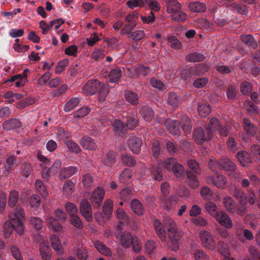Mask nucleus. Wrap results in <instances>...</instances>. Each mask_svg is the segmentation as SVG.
Segmentation results:
<instances>
[{
	"mask_svg": "<svg viewBox=\"0 0 260 260\" xmlns=\"http://www.w3.org/2000/svg\"><path fill=\"white\" fill-rule=\"evenodd\" d=\"M122 71L119 67L112 69L109 74V79L111 83L117 82L122 76Z\"/></svg>",
	"mask_w": 260,
	"mask_h": 260,
	"instance_id": "obj_34",
	"label": "nucleus"
},
{
	"mask_svg": "<svg viewBox=\"0 0 260 260\" xmlns=\"http://www.w3.org/2000/svg\"><path fill=\"white\" fill-rule=\"evenodd\" d=\"M205 58V56L202 53L194 52L188 54L186 56L185 60L189 62H201L203 61Z\"/></svg>",
	"mask_w": 260,
	"mask_h": 260,
	"instance_id": "obj_36",
	"label": "nucleus"
},
{
	"mask_svg": "<svg viewBox=\"0 0 260 260\" xmlns=\"http://www.w3.org/2000/svg\"><path fill=\"white\" fill-rule=\"evenodd\" d=\"M197 174L192 172L191 171H186V175L188 179L187 184L192 189H196L200 185V183L197 177Z\"/></svg>",
	"mask_w": 260,
	"mask_h": 260,
	"instance_id": "obj_26",
	"label": "nucleus"
},
{
	"mask_svg": "<svg viewBox=\"0 0 260 260\" xmlns=\"http://www.w3.org/2000/svg\"><path fill=\"white\" fill-rule=\"evenodd\" d=\"M145 37V34L142 30H136L133 31L128 36V39H131L133 42L139 41Z\"/></svg>",
	"mask_w": 260,
	"mask_h": 260,
	"instance_id": "obj_49",
	"label": "nucleus"
},
{
	"mask_svg": "<svg viewBox=\"0 0 260 260\" xmlns=\"http://www.w3.org/2000/svg\"><path fill=\"white\" fill-rule=\"evenodd\" d=\"M100 86V82L98 80H90L83 86V91L89 95L94 94Z\"/></svg>",
	"mask_w": 260,
	"mask_h": 260,
	"instance_id": "obj_14",
	"label": "nucleus"
},
{
	"mask_svg": "<svg viewBox=\"0 0 260 260\" xmlns=\"http://www.w3.org/2000/svg\"><path fill=\"white\" fill-rule=\"evenodd\" d=\"M168 232V236L170 240L172 243H174L175 245V247L173 249L176 250L179 248L177 244L180 237V234L177 231L176 225L175 224H170Z\"/></svg>",
	"mask_w": 260,
	"mask_h": 260,
	"instance_id": "obj_13",
	"label": "nucleus"
},
{
	"mask_svg": "<svg viewBox=\"0 0 260 260\" xmlns=\"http://www.w3.org/2000/svg\"><path fill=\"white\" fill-rule=\"evenodd\" d=\"M39 249L41 257L43 260H50L51 257V249L45 242L40 244Z\"/></svg>",
	"mask_w": 260,
	"mask_h": 260,
	"instance_id": "obj_30",
	"label": "nucleus"
},
{
	"mask_svg": "<svg viewBox=\"0 0 260 260\" xmlns=\"http://www.w3.org/2000/svg\"><path fill=\"white\" fill-rule=\"evenodd\" d=\"M80 211L81 214L87 221L92 219V209L90 203L86 199L82 200L80 204Z\"/></svg>",
	"mask_w": 260,
	"mask_h": 260,
	"instance_id": "obj_7",
	"label": "nucleus"
},
{
	"mask_svg": "<svg viewBox=\"0 0 260 260\" xmlns=\"http://www.w3.org/2000/svg\"><path fill=\"white\" fill-rule=\"evenodd\" d=\"M213 134V132L219 131L221 135L227 136L228 129L226 127H222L219 120L216 117H212L210 120L208 126L206 127Z\"/></svg>",
	"mask_w": 260,
	"mask_h": 260,
	"instance_id": "obj_6",
	"label": "nucleus"
},
{
	"mask_svg": "<svg viewBox=\"0 0 260 260\" xmlns=\"http://www.w3.org/2000/svg\"><path fill=\"white\" fill-rule=\"evenodd\" d=\"M113 131L114 134L119 137H123L127 134L128 129L124 122L116 119L112 123Z\"/></svg>",
	"mask_w": 260,
	"mask_h": 260,
	"instance_id": "obj_9",
	"label": "nucleus"
},
{
	"mask_svg": "<svg viewBox=\"0 0 260 260\" xmlns=\"http://www.w3.org/2000/svg\"><path fill=\"white\" fill-rule=\"evenodd\" d=\"M8 218V221L16 226V232L19 235H23L24 233L23 221L25 219L23 209L20 207H16L11 211Z\"/></svg>",
	"mask_w": 260,
	"mask_h": 260,
	"instance_id": "obj_2",
	"label": "nucleus"
},
{
	"mask_svg": "<svg viewBox=\"0 0 260 260\" xmlns=\"http://www.w3.org/2000/svg\"><path fill=\"white\" fill-rule=\"evenodd\" d=\"M226 178L222 175L217 173L212 177L213 184L220 188H224L226 186Z\"/></svg>",
	"mask_w": 260,
	"mask_h": 260,
	"instance_id": "obj_33",
	"label": "nucleus"
},
{
	"mask_svg": "<svg viewBox=\"0 0 260 260\" xmlns=\"http://www.w3.org/2000/svg\"><path fill=\"white\" fill-rule=\"evenodd\" d=\"M165 124L170 134L174 135H178L180 134V122L177 120L168 119L166 121Z\"/></svg>",
	"mask_w": 260,
	"mask_h": 260,
	"instance_id": "obj_17",
	"label": "nucleus"
},
{
	"mask_svg": "<svg viewBox=\"0 0 260 260\" xmlns=\"http://www.w3.org/2000/svg\"><path fill=\"white\" fill-rule=\"evenodd\" d=\"M80 103V100L78 98H74L69 101L65 105L64 110L69 112L75 108Z\"/></svg>",
	"mask_w": 260,
	"mask_h": 260,
	"instance_id": "obj_58",
	"label": "nucleus"
},
{
	"mask_svg": "<svg viewBox=\"0 0 260 260\" xmlns=\"http://www.w3.org/2000/svg\"><path fill=\"white\" fill-rule=\"evenodd\" d=\"M64 144L67 146L70 151L76 154L79 153L81 151L79 146L72 140L65 141Z\"/></svg>",
	"mask_w": 260,
	"mask_h": 260,
	"instance_id": "obj_53",
	"label": "nucleus"
},
{
	"mask_svg": "<svg viewBox=\"0 0 260 260\" xmlns=\"http://www.w3.org/2000/svg\"><path fill=\"white\" fill-rule=\"evenodd\" d=\"M124 96L126 101L131 104L135 106L139 104V96L134 91L129 90H125Z\"/></svg>",
	"mask_w": 260,
	"mask_h": 260,
	"instance_id": "obj_32",
	"label": "nucleus"
},
{
	"mask_svg": "<svg viewBox=\"0 0 260 260\" xmlns=\"http://www.w3.org/2000/svg\"><path fill=\"white\" fill-rule=\"evenodd\" d=\"M164 167L167 170L172 172L177 178L181 177L184 173L183 166L179 163L176 159L170 157L164 160Z\"/></svg>",
	"mask_w": 260,
	"mask_h": 260,
	"instance_id": "obj_4",
	"label": "nucleus"
},
{
	"mask_svg": "<svg viewBox=\"0 0 260 260\" xmlns=\"http://www.w3.org/2000/svg\"><path fill=\"white\" fill-rule=\"evenodd\" d=\"M205 208L210 215L216 218L218 222L224 227L223 229H220L218 232L223 238H226L228 236V214L222 211H218L215 204L211 202L206 203Z\"/></svg>",
	"mask_w": 260,
	"mask_h": 260,
	"instance_id": "obj_1",
	"label": "nucleus"
},
{
	"mask_svg": "<svg viewBox=\"0 0 260 260\" xmlns=\"http://www.w3.org/2000/svg\"><path fill=\"white\" fill-rule=\"evenodd\" d=\"M180 124L185 135H189L191 132L192 124L190 119L186 115H183L180 117Z\"/></svg>",
	"mask_w": 260,
	"mask_h": 260,
	"instance_id": "obj_20",
	"label": "nucleus"
},
{
	"mask_svg": "<svg viewBox=\"0 0 260 260\" xmlns=\"http://www.w3.org/2000/svg\"><path fill=\"white\" fill-rule=\"evenodd\" d=\"M116 233V238L119 240L120 244L125 248H128L130 245L133 246L135 252H139L141 249V245L138 239L135 236L132 235L129 232H124Z\"/></svg>",
	"mask_w": 260,
	"mask_h": 260,
	"instance_id": "obj_3",
	"label": "nucleus"
},
{
	"mask_svg": "<svg viewBox=\"0 0 260 260\" xmlns=\"http://www.w3.org/2000/svg\"><path fill=\"white\" fill-rule=\"evenodd\" d=\"M16 226L8 221H6L3 225V235L5 238H9L13 232L16 231Z\"/></svg>",
	"mask_w": 260,
	"mask_h": 260,
	"instance_id": "obj_44",
	"label": "nucleus"
},
{
	"mask_svg": "<svg viewBox=\"0 0 260 260\" xmlns=\"http://www.w3.org/2000/svg\"><path fill=\"white\" fill-rule=\"evenodd\" d=\"M50 243L53 249L56 251L58 255L63 254V248L59 238L55 235H53L50 237Z\"/></svg>",
	"mask_w": 260,
	"mask_h": 260,
	"instance_id": "obj_31",
	"label": "nucleus"
},
{
	"mask_svg": "<svg viewBox=\"0 0 260 260\" xmlns=\"http://www.w3.org/2000/svg\"><path fill=\"white\" fill-rule=\"evenodd\" d=\"M116 154L113 151H108L101 159L102 165L108 167L113 166L116 162Z\"/></svg>",
	"mask_w": 260,
	"mask_h": 260,
	"instance_id": "obj_19",
	"label": "nucleus"
},
{
	"mask_svg": "<svg viewBox=\"0 0 260 260\" xmlns=\"http://www.w3.org/2000/svg\"><path fill=\"white\" fill-rule=\"evenodd\" d=\"M57 135L58 138L62 141L64 143L65 141L69 140V138L71 136V133L63 128L59 129L57 131Z\"/></svg>",
	"mask_w": 260,
	"mask_h": 260,
	"instance_id": "obj_63",
	"label": "nucleus"
},
{
	"mask_svg": "<svg viewBox=\"0 0 260 260\" xmlns=\"http://www.w3.org/2000/svg\"><path fill=\"white\" fill-rule=\"evenodd\" d=\"M229 176H232L237 179L238 181H240L241 178V174L237 170V167L235 163L229 160Z\"/></svg>",
	"mask_w": 260,
	"mask_h": 260,
	"instance_id": "obj_45",
	"label": "nucleus"
},
{
	"mask_svg": "<svg viewBox=\"0 0 260 260\" xmlns=\"http://www.w3.org/2000/svg\"><path fill=\"white\" fill-rule=\"evenodd\" d=\"M160 204L164 209L169 210L174 204L175 197H168L167 195H162L160 197Z\"/></svg>",
	"mask_w": 260,
	"mask_h": 260,
	"instance_id": "obj_37",
	"label": "nucleus"
},
{
	"mask_svg": "<svg viewBox=\"0 0 260 260\" xmlns=\"http://www.w3.org/2000/svg\"><path fill=\"white\" fill-rule=\"evenodd\" d=\"M179 70L180 73V77L183 80H185L192 76L194 75L192 67L189 68H182Z\"/></svg>",
	"mask_w": 260,
	"mask_h": 260,
	"instance_id": "obj_54",
	"label": "nucleus"
},
{
	"mask_svg": "<svg viewBox=\"0 0 260 260\" xmlns=\"http://www.w3.org/2000/svg\"><path fill=\"white\" fill-rule=\"evenodd\" d=\"M153 224L157 235L162 241H165L166 233L163 224L156 219L153 220Z\"/></svg>",
	"mask_w": 260,
	"mask_h": 260,
	"instance_id": "obj_22",
	"label": "nucleus"
},
{
	"mask_svg": "<svg viewBox=\"0 0 260 260\" xmlns=\"http://www.w3.org/2000/svg\"><path fill=\"white\" fill-rule=\"evenodd\" d=\"M132 176V170L129 169H125L119 176V180L121 183H127Z\"/></svg>",
	"mask_w": 260,
	"mask_h": 260,
	"instance_id": "obj_59",
	"label": "nucleus"
},
{
	"mask_svg": "<svg viewBox=\"0 0 260 260\" xmlns=\"http://www.w3.org/2000/svg\"><path fill=\"white\" fill-rule=\"evenodd\" d=\"M167 12L169 14L177 13L181 9V5L177 0H166Z\"/></svg>",
	"mask_w": 260,
	"mask_h": 260,
	"instance_id": "obj_24",
	"label": "nucleus"
},
{
	"mask_svg": "<svg viewBox=\"0 0 260 260\" xmlns=\"http://www.w3.org/2000/svg\"><path fill=\"white\" fill-rule=\"evenodd\" d=\"M237 158L244 167L251 162L249 154L245 151H239L236 155Z\"/></svg>",
	"mask_w": 260,
	"mask_h": 260,
	"instance_id": "obj_41",
	"label": "nucleus"
},
{
	"mask_svg": "<svg viewBox=\"0 0 260 260\" xmlns=\"http://www.w3.org/2000/svg\"><path fill=\"white\" fill-rule=\"evenodd\" d=\"M35 186L38 191L42 196L43 198H46L47 196L46 187L41 180H38L35 183Z\"/></svg>",
	"mask_w": 260,
	"mask_h": 260,
	"instance_id": "obj_64",
	"label": "nucleus"
},
{
	"mask_svg": "<svg viewBox=\"0 0 260 260\" xmlns=\"http://www.w3.org/2000/svg\"><path fill=\"white\" fill-rule=\"evenodd\" d=\"M243 128L245 132L249 135L254 136L257 131L256 127L250 120L247 118L243 119Z\"/></svg>",
	"mask_w": 260,
	"mask_h": 260,
	"instance_id": "obj_35",
	"label": "nucleus"
},
{
	"mask_svg": "<svg viewBox=\"0 0 260 260\" xmlns=\"http://www.w3.org/2000/svg\"><path fill=\"white\" fill-rule=\"evenodd\" d=\"M151 70L148 67L140 66L135 70V74L137 77L140 76H146L150 72Z\"/></svg>",
	"mask_w": 260,
	"mask_h": 260,
	"instance_id": "obj_61",
	"label": "nucleus"
},
{
	"mask_svg": "<svg viewBox=\"0 0 260 260\" xmlns=\"http://www.w3.org/2000/svg\"><path fill=\"white\" fill-rule=\"evenodd\" d=\"M131 207L133 212L138 215H142L144 212L143 205L137 199H134L131 201Z\"/></svg>",
	"mask_w": 260,
	"mask_h": 260,
	"instance_id": "obj_38",
	"label": "nucleus"
},
{
	"mask_svg": "<svg viewBox=\"0 0 260 260\" xmlns=\"http://www.w3.org/2000/svg\"><path fill=\"white\" fill-rule=\"evenodd\" d=\"M127 144L132 151L134 153L137 154L141 150L142 141L140 137L132 136L128 139Z\"/></svg>",
	"mask_w": 260,
	"mask_h": 260,
	"instance_id": "obj_11",
	"label": "nucleus"
},
{
	"mask_svg": "<svg viewBox=\"0 0 260 260\" xmlns=\"http://www.w3.org/2000/svg\"><path fill=\"white\" fill-rule=\"evenodd\" d=\"M192 67L194 75H202L208 71L207 66L204 63L196 64Z\"/></svg>",
	"mask_w": 260,
	"mask_h": 260,
	"instance_id": "obj_55",
	"label": "nucleus"
},
{
	"mask_svg": "<svg viewBox=\"0 0 260 260\" xmlns=\"http://www.w3.org/2000/svg\"><path fill=\"white\" fill-rule=\"evenodd\" d=\"M30 72L29 69H25L22 73L21 77L16 81L15 85L17 87H21L26 85L28 83L27 74Z\"/></svg>",
	"mask_w": 260,
	"mask_h": 260,
	"instance_id": "obj_47",
	"label": "nucleus"
},
{
	"mask_svg": "<svg viewBox=\"0 0 260 260\" xmlns=\"http://www.w3.org/2000/svg\"><path fill=\"white\" fill-rule=\"evenodd\" d=\"M79 142L84 149L95 150L97 148V145L94 140L89 136L83 137Z\"/></svg>",
	"mask_w": 260,
	"mask_h": 260,
	"instance_id": "obj_16",
	"label": "nucleus"
},
{
	"mask_svg": "<svg viewBox=\"0 0 260 260\" xmlns=\"http://www.w3.org/2000/svg\"><path fill=\"white\" fill-rule=\"evenodd\" d=\"M46 221L52 228V230L54 232L58 233L62 232V225L54 217H48L46 219Z\"/></svg>",
	"mask_w": 260,
	"mask_h": 260,
	"instance_id": "obj_40",
	"label": "nucleus"
},
{
	"mask_svg": "<svg viewBox=\"0 0 260 260\" xmlns=\"http://www.w3.org/2000/svg\"><path fill=\"white\" fill-rule=\"evenodd\" d=\"M82 182L85 188L90 189L93 186V181L92 176L89 174L83 176Z\"/></svg>",
	"mask_w": 260,
	"mask_h": 260,
	"instance_id": "obj_57",
	"label": "nucleus"
},
{
	"mask_svg": "<svg viewBox=\"0 0 260 260\" xmlns=\"http://www.w3.org/2000/svg\"><path fill=\"white\" fill-rule=\"evenodd\" d=\"M16 157L14 155L9 156L6 159V164L4 167V171L3 173L4 175H8L10 172L16 166Z\"/></svg>",
	"mask_w": 260,
	"mask_h": 260,
	"instance_id": "obj_21",
	"label": "nucleus"
},
{
	"mask_svg": "<svg viewBox=\"0 0 260 260\" xmlns=\"http://www.w3.org/2000/svg\"><path fill=\"white\" fill-rule=\"evenodd\" d=\"M121 160L123 165L130 167L134 166L136 164V160L134 157L125 153L121 155Z\"/></svg>",
	"mask_w": 260,
	"mask_h": 260,
	"instance_id": "obj_52",
	"label": "nucleus"
},
{
	"mask_svg": "<svg viewBox=\"0 0 260 260\" xmlns=\"http://www.w3.org/2000/svg\"><path fill=\"white\" fill-rule=\"evenodd\" d=\"M200 194L202 198L206 200H210L213 197V192L207 186H204L201 188Z\"/></svg>",
	"mask_w": 260,
	"mask_h": 260,
	"instance_id": "obj_62",
	"label": "nucleus"
},
{
	"mask_svg": "<svg viewBox=\"0 0 260 260\" xmlns=\"http://www.w3.org/2000/svg\"><path fill=\"white\" fill-rule=\"evenodd\" d=\"M74 254L80 260H86L88 257V254L85 247H78L74 250Z\"/></svg>",
	"mask_w": 260,
	"mask_h": 260,
	"instance_id": "obj_50",
	"label": "nucleus"
},
{
	"mask_svg": "<svg viewBox=\"0 0 260 260\" xmlns=\"http://www.w3.org/2000/svg\"><path fill=\"white\" fill-rule=\"evenodd\" d=\"M21 126V122L17 118H11L10 120L4 121L3 123V128L6 131L18 128Z\"/></svg>",
	"mask_w": 260,
	"mask_h": 260,
	"instance_id": "obj_23",
	"label": "nucleus"
},
{
	"mask_svg": "<svg viewBox=\"0 0 260 260\" xmlns=\"http://www.w3.org/2000/svg\"><path fill=\"white\" fill-rule=\"evenodd\" d=\"M187 165L189 170L187 171H191L196 174H200L201 169L195 160L190 159L188 160Z\"/></svg>",
	"mask_w": 260,
	"mask_h": 260,
	"instance_id": "obj_60",
	"label": "nucleus"
},
{
	"mask_svg": "<svg viewBox=\"0 0 260 260\" xmlns=\"http://www.w3.org/2000/svg\"><path fill=\"white\" fill-rule=\"evenodd\" d=\"M200 238L204 247L210 250L215 248V242L210 233L205 231H201Z\"/></svg>",
	"mask_w": 260,
	"mask_h": 260,
	"instance_id": "obj_8",
	"label": "nucleus"
},
{
	"mask_svg": "<svg viewBox=\"0 0 260 260\" xmlns=\"http://www.w3.org/2000/svg\"><path fill=\"white\" fill-rule=\"evenodd\" d=\"M152 178L155 180L160 181L162 180L161 169L157 166H153L151 168Z\"/></svg>",
	"mask_w": 260,
	"mask_h": 260,
	"instance_id": "obj_51",
	"label": "nucleus"
},
{
	"mask_svg": "<svg viewBox=\"0 0 260 260\" xmlns=\"http://www.w3.org/2000/svg\"><path fill=\"white\" fill-rule=\"evenodd\" d=\"M188 7L192 13H202L205 12L207 9L204 3L199 1L190 2Z\"/></svg>",
	"mask_w": 260,
	"mask_h": 260,
	"instance_id": "obj_25",
	"label": "nucleus"
},
{
	"mask_svg": "<svg viewBox=\"0 0 260 260\" xmlns=\"http://www.w3.org/2000/svg\"><path fill=\"white\" fill-rule=\"evenodd\" d=\"M104 195V191L99 187L94 190L89 198L94 207H99L101 205Z\"/></svg>",
	"mask_w": 260,
	"mask_h": 260,
	"instance_id": "obj_10",
	"label": "nucleus"
},
{
	"mask_svg": "<svg viewBox=\"0 0 260 260\" xmlns=\"http://www.w3.org/2000/svg\"><path fill=\"white\" fill-rule=\"evenodd\" d=\"M98 91L99 93V101L103 102L104 101L105 97L108 95L109 89L106 84L100 82V86L98 87Z\"/></svg>",
	"mask_w": 260,
	"mask_h": 260,
	"instance_id": "obj_48",
	"label": "nucleus"
},
{
	"mask_svg": "<svg viewBox=\"0 0 260 260\" xmlns=\"http://www.w3.org/2000/svg\"><path fill=\"white\" fill-rule=\"evenodd\" d=\"M197 110L199 115L202 118L206 117L211 112V106L204 103L199 104Z\"/></svg>",
	"mask_w": 260,
	"mask_h": 260,
	"instance_id": "obj_42",
	"label": "nucleus"
},
{
	"mask_svg": "<svg viewBox=\"0 0 260 260\" xmlns=\"http://www.w3.org/2000/svg\"><path fill=\"white\" fill-rule=\"evenodd\" d=\"M113 211V203L111 200L106 201L103 206V212L100 215L103 219L109 218Z\"/></svg>",
	"mask_w": 260,
	"mask_h": 260,
	"instance_id": "obj_27",
	"label": "nucleus"
},
{
	"mask_svg": "<svg viewBox=\"0 0 260 260\" xmlns=\"http://www.w3.org/2000/svg\"><path fill=\"white\" fill-rule=\"evenodd\" d=\"M240 40L246 46L253 49H256L258 46L257 42L251 35H242Z\"/></svg>",
	"mask_w": 260,
	"mask_h": 260,
	"instance_id": "obj_29",
	"label": "nucleus"
},
{
	"mask_svg": "<svg viewBox=\"0 0 260 260\" xmlns=\"http://www.w3.org/2000/svg\"><path fill=\"white\" fill-rule=\"evenodd\" d=\"M124 119L128 129L133 130L139 125L138 118L135 112H132L128 114Z\"/></svg>",
	"mask_w": 260,
	"mask_h": 260,
	"instance_id": "obj_12",
	"label": "nucleus"
},
{
	"mask_svg": "<svg viewBox=\"0 0 260 260\" xmlns=\"http://www.w3.org/2000/svg\"><path fill=\"white\" fill-rule=\"evenodd\" d=\"M139 113L142 117L146 121H150L154 117L153 110L149 106H144L140 110Z\"/></svg>",
	"mask_w": 260,
	"mask_h": 260,
	"instance_id": "obj_28",
	"label": "nucleus"
},
{
	"mask_svg": "<svg viewBox=\"0 0 260 260\" xmlns=\"http://www.w3.org/2000/svg\"><path fill=\"white\" fill-rule=\"evenodd\" d=\"M209 166L212 171H216L217 169L228 171V161L226 158L221 159L219 161L210 159Z\"/></svg>",
	"mask_w": 260,
	"mask_h": 260,
	"instance_id": "obj_18",
	"label": "nucleus"
},
{
	"mask_svg": "<svg viewBox=\"0 0 260 260\" xmlns=\"http://www.w3.org/2000/svg\"><path fill=\"white\" fill-rule=\"evenodd\" d=\"M78 171V168L75 166H69L61 169L58 174L60 180H63L69 178L76 174Z\"/></svg>",
	"mask_w": 260,
	"mask_h": 260,
	"instance_id": "obj_15",
	"label": "nucleus"
},
{
	"mask_svg": "<svg viewBox=\"0 0 260 260\" xmlns=\"http://www.w3.org/2000/svg\"><path fill=\"white\" fill-rule=\"evenodd\" d=\"M180 98L175 92H170L168 94V103L172 107H177L179 104Z\"/></svg>",
	"mask_w": 260,
	"mask_h": 260,
	"instance_id": "obj_56",
	"label": "nucleus"
},
{
	"mask_svg": "<svg viewBox=\"0 0 260 260\" xmlns=\"http://www.w3.org/2000/svg\"><path fill=\"white\" fill-rule=\"evenodd\" d=\"M212 137L213 134L206 128H197L194 129L193 134V140L198 145H202L205 142L210 140Z\"/></svg>",
	"mask_w": 260,
	"mask_h": 260,
	"instance_id": "obj_5",
	"label": "nucleus"
},
{
	"mask_svg": "<svg viewBox=\"0 0 260 260\" xmlns=\"http://www.w3.org/2000/svg\"><path fill=\"white\" fill-rule=\"evenodd\" d=\"M94 246L101 253L106 256H111L112 252L105 244L100 241H95L93 243Z\"/></svg>",
	"mask_w": 260,
	"mask_h": 260,
	"instance_id": "obj_39",
	"label": "nucleus"
},
{
	"mask_svg": "<svg viewBox=\"0 0 260 260\" xmlns=\"http://www.w3.org/2000/svg\"><path fill=\"white\" fill-rule=\"evenodd\" d=\"M19 197L18 192L15 190L11 191L9 196L8 206L11 208H14L18 203Z\"/></svg>",
	"mask_w": 260,
	"mask_h": 260,
	"instance_id": "obj_46",
	"label": "nucleus"
},
{
	"mask_svg": "<svg viewBox=\"0 0 260 260\" xmlns=\"http://www.w3.org/2000/svg\"><path fill=\"white\" fill-rule=\"evenodd\" d=\"M29 222L31 227L38 231L41 230L43 227V220L40 217H30Z\"/></svg>",
	"mask_w": 260,
	"mask_h": 260,
	"instance_id": "obj_43",
	"label": "nucleus"
}]
</instances>
